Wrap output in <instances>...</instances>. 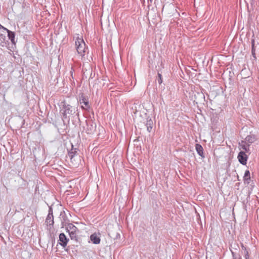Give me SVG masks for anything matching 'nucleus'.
<instances>
[{
  "label": "nucleus",
  "mask_w": 259,
  "mask_h": 259,
  "mask_svg": "<svg viewBox=\"0 0 259 259\" xmlns=\"http://www.w3.org/2000/svg\"><path fill=\"white\" fill-rule=\"evenodd\" d=\"M66 229L69 233H75L78 231V229L72 224L69 223L66 227Z\"/></svg>",
  "instance_id": "nucleus-9"
},
{
  "label": "nucleus",
  "mask_w": 259,
  "mask_h": 259,
  "mask_svg": "<svg viewBox=\"0 0 259 259\" xmlns=\"http://www.w3.org/2000/svg\"><path fill=\"white\" fill-rule=\"evenodd\" d=\"M90 240L92 242L95 244H99L100 243V234H97L96 233H94L90 236Z\"/></svg>",
  "instance_id": "nucleus-7"
},
{
  "label": "nucleus",
  "mask_w": 259,
  "mask_h": 259,
  "mask_svg": "<svg viewBox=\"0 0 259 259\" xmlns=\"http://www.w3.org/2000/svg\"><path fill=\"white\" fill-rule=\"evenodd\" d=\"M146 125L147 126V130L148 132H150L153 127V121L151 120V119L147 118Z\"/></svg>",
  "instance_id": "nucleus-14"
},
{
  "label": "nucleus",
  "mask_w": 259,
  "mask_h": 259,
  "mask_svg": "<svg viewBox=\"0 0 259 259\" xmlns=\"http://www.w3.org/2000/svg\"><path fill=\"white\" fill-rule=\"evenodd\" d=\"M150 1H151L152 0H150Z\"/></svg>",
  "instance_id": "nucleus-26"
},
{
  "label": "nucleus",
  "mask_w": 259,
  "mask_h": 259,
  "mask_svg": "<svg viewBox=\"0 0 259 259\" xmlns=\"http://www.w3.org/2000/svg\"><path fill=\"white\" fill-rule=\"evenodd\" d=\"M2 34H3V33L0 32V35H1Z\"/></svg>",
  "instance_id": "nucleus-25"
},
{
  "label": "nucleus",
  "mask_w": 259,
  "mask_h": 259,
  "mask_svg": "<svg viewBox=\"0 0 259 259\" xmlns=\"http://www.w3.org/2000/svg\"><path fill=\"white\" fill-rule=\"evenodd\" d=\"M59 241H60L59 244L60 245L65 247L66 246L69 239L66 237L64 233H62L59 235Z\"/></svg>",
  "instance_id": "nucleus-6"
},
{
  "label": "nucleus",
  "mask_w": 259,
  "mask_h": 259,
  "mask_svg": "<svg viewBox=\"0 0 259 259\" xmlns=\"http://www.w3.org/2000/svg\"><path fill=\"white\" fill-rule=\"evenodd\" d=\"M250 179V171L249 170H246L244 173V175L243 177V180L245 182L247 181V183H248Z\"/></svg>",
  "instance_id": "nucleus-16"
},
{
  "label": "nucleus",
  "mask_w": 259,
  "mask_h": 259,
  "mask_svg": "<svg viewBox=\"0 0 259 259\" xmlns=\"http://www.w3.org/2000/svg\"><path fill=\"white\" fill-rule=\"evenodd\" d=\"M71 76L73 78V69L71 68V70L70 71Z\"/></svg>",
  "instance_id": "nucleus-24"
},
{
  "label": "nucleus",
  "mask_w": 259,
  "mask_h": 259,
  "mask_svg": "<svg viewBox=\"0 0 259 259\" xmlns=\"http://www.w3.org/2000/svg\"><path fill=\"white\" fill-rule=\"evenodd\" d=\"M76 154V151L75 150L72 149L68 152V156L70 159H72Z\"/></svg>",
  "instance_id": "nucleus-17"
},
{
  "label": "nucleus",
  "mask_w": 259,
  "mask_h": 259,
  "mask_svg": "<svg viewBox=\"0 0 259 259\" xmlns=\"http://www.w3.org/2000/svg\"><path fill=\"white\" fill-rule=\"evenodd\" d=\"M241 247H242V250H244V251L247 250L246 248L243 244H242Z\"/></svg>",
  "instance_id": "nucleus-23"
},
{
  "label": "nucleus",
  "mask_w": 259,
  "mask_h": 259,
  "mask_svg": "<svg viewBox=\"0 0 259 259\" xmlns=\"http://www.w3.org/2000/svg\"><path fill=\"white\" fill-rule=\"evenodd\" d=\"M233 259H241V256L239 254H236L232 251H231Z\"/></svg>",
  "instance_id": "nucleus-20"
},
{
  "label": "nucleus",
  "mask_w": 259,
  "mask_h": 259,
  "mask_svg": "<svg viewBox=\"0 0 259 259\" xmlns=\"http://www.w3.org/2000/svg\"><path fill=\"white\" fill-rule=\"evenodd\" d=\"M255 140V137L254 135H249L245 138L244 141L249 145L250 144L253 143Z\"/></svg>",
  "instance_id": "nucleus-12"
},
{
  "label": "nucleus",
  "mask_w": 259,
  "mask_h": 259,
  "mask_svg": "<svg viewBox=\"0 0 259 259\" xmlns=\"http://www.w3.org/2000/svg\"><path fill=\"white\" fill-rule=\"evenodd\" d=\"M7 32L8 33V36L9 39L11 41L12 43L13 44H15V33L13 31H11L9 30H7Z\"/></svg>",
  "instance_id": "nucleus-11"
},
{
  "label": "nucleus",
  "mask_w": 259,
  "mask_h": 259,
  "mask_svg": "<svg viewBox=\"0 0 259 259\" xmlns=\"http://www.w3.org/2000/svg\"><path fill=\"white\" fill-rule=\"evenodd\" d=\"M63 107L61 111H62V119L68 118V115H73L75 113V108L69 104H67L65 102H62Z\"/></svg>",
  "instance_id": "nucleus-2"
},
{
  "label": "nucleus",
  "mask_w": 259,
  "mask_h": 259,
  "mask_svg": "<svg viewBox=\"0 0 259 259\" xmlns=\"http://www.w3.org/2000/svg\"><path fill=\"white\" fill-rule=\"evenodd\" d=\"M45 223L49 230L52 229L54 222L53 209L51 207H49V213L46 219Z\"/></svg>",
  "instance_id": "nucleus-3"
},
{
  "label": "nucleus",
  "mask_w": 259,
  "mask_h": 259,
  "mask_svg": "<svg viewBox=\"0 0 259 259\" xmlns=\"http://www.w3.org/2000/svg\"><path fill=\"white\" fill-rule=\"evenodd\" d=\"M238 161L242 165H246L247 160V156L244 151H240L237 157Z\"/></svg>",
  "instance_id": "nucleus-4"
},
{
  "label": "nucleus",
  "mask_w": 259,
  "mask_h": 259,
  "mask_svg": "<svg viewBox=\"0 0 259 259\" xmlns=\"http://www.w3.org/2000/svg\"><path fill=\"white\" fill-rule=\"evenodd\" d=\"M80 104H81V108L85 110H88L90 108V105L88 99L83 96L79 99Z\"/></svg>",
  "instance_id": "nucleus-5"
},
{
  "label": "nucleus",
  "mask_w": 259,
  "mask_h": 259,
  "mask_svg": "<svg viewBox=\"0 0 259 259\" xmlns=\"http://www.w3.org/2000/svg\"><path fill=\"white\" fill-rule=\"evenodd\" d=\"M239 146L241 147V149H243L245 151V152H248L249 151V145L245 141H242L241 142L239 143Z\"/></svg>",
  "instance_id": "nucleus-10"
},
{
  "label": "nucleus",
  "mask_w": 259,
  "mask_h": 259,
  "mask_svg": "<svg viewBox=\"0 0 259 259\" xmlns=\"http://www.w3.org/2000/svg\"><path fill=\"white\" fill-rule=\"evenodd\" d=\"M255 41H254V39L253 38H252L251 39V54H252V56L253 57V58L254 59L256 58V57H255Z\"/></svg>",
  "instance_id": "nucleus-15"
},
{
  "label": "nucleus",
  "mask_w": 259,
  "mask_h": 259,
  "mask_svg": "<svg viewBox=\"0 0 259 259\" xmlns=\"http://www.w3.org/2000/svg\"><path fill=\"white\" fill-rule=\"evenodd\" d=\"M157 81L159 84H160L162 82V75L159 73H158Z\"/></svg>",
  "instance_id": "nucleus-18"
},
{
  "label": "nucleus",
  "mask_w": 259,
  "mask_h": 259,
  "mask_svg": "<svg viewBox=\"0 0 259 259\" xmlns=\"http://www.w3.org/2000/svg\"><path fill=\"white\" fill-rule=\"evenodd\" d=\"M70 237L71 238V239L73 240H76V232L75 233H69Z\"/></svg>",
  "instance_id": "nucleus-19"
},
{
  "label": "nucleus",
  "mask_w": 259,
  "mask_h": 259,
  "mask_svg": "<svg viewBox=\"0 0 259 259\" xmlns=\"http://www.w3.org/2000/svg\"><path fill=\"white\" fill-rule=\"evenodd\" d=\"M0 29H3V32L5 33V31H7V30H8V29L5 28L4 27H3L2 25H1L0 24Z\"/></svg>",
  "instance_id": "nucleus-22"
},
{
  "label": "nucleus",
  "mask_w": 259,
  "mask_h": 259,
  "mask_svg": "<svg viewBox=\"0 0 259 259\" xmlns=\"http://www.w3.org/2000/svg\"><path fill=\"white\" fill-rule=\"evenodd\" d=\"M195 148L197 153L201 156H203V149L202 146L199 144H196Z\"/></svg>",
  "instance_id": "nucleus-13"
},
{
  "label": "nucleus",
  "mask_w": 259,
  "mask_h": 259,
  "mask_svg": "<svg viewBox=\"0 0 259 259\" xmlns=\"http://www.w3.org/2000/svg\"><path fill=\"white\" fill-rule=\"evenodd\" d=\"M244 255L245 259H248L249 258V254L247 250L244 251Z\"/></svg>",
  "instance_id": "nucleus-21"
},
{
  "label": "nucleus",
  "mask_w": 259,
  "mask_h": 259,
  "mask_svg": "<svg viewBox=\"0 0 259 259\" xmlns=\"http://www.w3.org/2000/svg\"><path fill=\"white\" fill-rule=\"evenodd\" d=\"M75 45L78 54L83 58L87 50L86 45L83 38L77 36L75 38Z\"/></svg>",
  "instance_id": "nucleus-1"
},
{
  "label": "nucleus",
  "mask_w": 259,
  "mask_h": 259,
  "mask_svg": "<svg viewBox=\"0 0 259 259\" xmlns=\"http://www.w3.org/2000/svg\"><path fill=\"white\" fill-rule=\"evenodd\" d=\"M8 44L9 41L7 39L5 33L0 35V46L7 48Z\"/></svg>",
  "instance_id": "nucleus-8"
}]
</instances>
